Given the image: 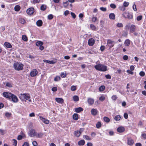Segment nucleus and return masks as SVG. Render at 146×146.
<instances>
[{
  "label": "nucleus",
  "instance_id": "obj_3",
  "mask_svg": "<svg viewBox=\"0 0 146 146\" xmlns=\"http://www.w3.org/2000/svg\"><path fill=\"white\" fill-rule=\"evenodd\" d=\"M19 97L22 101H26L30 98V95L27 94H21L19 95Z\"/></svg>",
  "mask_w": 146,
  "mask_h": 146
},
{
  "label": "nucleus",
  "instance_id": "obj_46",
  "mask_svg": "<svg viewBox=\"0 0 146 146\" xmlns=\"http://www.w3.org/2000/svg\"><path fill=\"white\" fill-rule=\"evenodd\" d=\"M105 99V97L104 96H102L99 98V100L100 101H103Z\"/></svg>",
  "mask_w": 146,
  "mask_h": 146
},
{
  "label": "nucleus",
  "instance_id": "obj_15",
  "mask_svg": "<svg viewBox=\"0 0 146 146\" xmlns=\"http://www.w3.org/2000/svg\"><path fill=\"white\" fill-rule=\"evenodd\" d=\"M55 100L57 102L60 104H62L64 102L63 99L60 98H56Z\"/></svg>",
  "mask_w": 146,
  "mask_h": 146
},
{
  "label": "nucleus",
  "instance_id": "obj_50",
  "mask_svg": "<svg viewBox=\"0 0 146 146\" xmlns=\"http://www.w3.org/2000/svg\"><path fill=\"white\" fill-rule=\"evenodd\" d=\"M110 7L111 8L114 9L116 7L115 5L114 4H111L110 5Z\"/></svg>",
  "mask_w": 146,
  "mask_h": 146
},
{
  "label": "nucleus",
  "instance_id": "obj_51",
  "mask_svg": "<svg viewBox=\"0 0 146 146\" xmlns=\"http://www.w3.org/2000/svg\"><path fill=\"white\" fill-rule=\"evenodd\" d=\"M119 9L122 11H124L125 9V8L124 6L119 7Z\"/></svg>",
  "mask_w": 146,
  "mask_h": 146
},
{
  "label": "nucleus",
  "instance_id": "obj_16",
  "mask_svg": "<svg viewBox=\"0 0 146 146\" xmlns=\"http://www.w3.org/2000/svg\"><path fill=\"white\" fill-rule=\"evenodd\" d=\"M134 143L133 140L131 138H128L127 140V143L130 145H132Z\"/></svg>",
  "mask_w": 146,
  "mask_h": 146
},
{
  "label": "nucleus",
  "instance_id": "obj_57",
  "mask_svg": "<svg viewBox=\"0 0 146 146\" xmlns=\"http://www.w3.org/2000/svg\"><path fill=\"white\" fill-rule=\"evenodd\" d=\"M13 141H14L13 142V145L15 146H16L17 143V141L15 139H13Z\"/></svg>",
  "mask_w": 146,
  "mask_h": 146
},
{
  "label": "nucleus",
  "instance_id": "obj_14",
  "mask_svg": "<svg viewBox=\"0 0 146 146\" xmlns=\"http://www.w3.org/2000/svg\"><path fill=\"white\" fill-rule=\"evenodd\" d=\"M87 101L88 104L90 105H92L94 102V100L93 99L90 98H88Z\"/></svg>",
  "mask_w": 146,
  "mask_h": 146
},
{
  "label": "nucleus",
  "instance_id": "obj_17",
  "mask_svg": "<svg viewBox=\"0 0 146 146\" xmlns=\"http://www.w3.org/2000/svg\"><path fill=\"white\" fill-rule=\"evenodd\" d=\"M124 130V128L122 127H119L117 129V131L119 133H122L123 132Z\"/></svg>",
  "mask_w": 146,
  "mask_h": 146
},
{
  "label": "nucleus",
  "instance_id": "obj_44",
  "mask_svg": "<svg viewBox=\"0 0 146 146\" xmlns=\"http://www.w3.org/2000/svg\"><path fill=\"white\" fill-rule=\"evenodd\" d=\"M60 79V76H57L54 78V80L55 81H59Z\"/></svg>",
  "mask_w": 146,
  "mask_h": 146
},
{
  "label": "nucleus",
  "instance_id": "obj_7",
  "mask_svg": "<svg viewBox=\"0 0 146 146\" xmlns=\"http://www.w3.org/2000/svg\"><path fill=\"white\" fill-rule=\"evenodd\" d=\"M36 133L35 129H32L29 131V135L30 137H33L34 136H36Z\"/></svg>",
  "mask_w": 146,
  "mask_h": 146
},
{
  "label": "nucleus",
  "instance_id": "obj_9",
  "mask_svg": "<svg viewBox=\"0 0 146 146\" xmlns=\"http://www.w3.org/2000/svg\"><path fill=\"white\" fill-rule=\"evenodd\" d=\"M95 42V40L92 38H91L89 39L88 41V44L90 46L93 45Z\"/></svg>",
  "mask_w": 146,
  "mask_h": 146
},
{
  "label": "nucleus",
  "instance_id": "obj_49",
  "mask_svg": "<svg viewBox=\"0 0 146 146\" xmlns=\"http://www.w3.org/2000/svg\"><path fill=\"white\" fill-rule=\"evenodd\" d=\"M53 16L52 14L49 15L48 16V19L49 20H51L52 19Z\"/></svg>",
  "mask_w": 146,
  "mask_h": 146
},
{
  "label": "nucleus",
  "instance_id": "obj_30",
  "mask_svg": "<svg viewBox=\"0 0 146 146\" xmlns=\"http://www.w3.org/2000/svg\"><path fill=\"white\" fill-rule=\"evenodd\" d=\"M90 27L91 29L95 31L96 29V27L93 24L90 25Z\"/></svg>",
  "mask_w": 146,
  "mask_h": 146
},
{
  "label": "nucleus",
  "instance_id": "obj_19",
  "mask_svg": "<svg viewBox=\"0 0 146 146\" xmlns=\"http://www.w3.org/2000/svg\"><path fill=\"white\" fill-rule=\"evenodd\" d=\"M130 40L129 39H126L124 42V44L126 46H128L130 44Z\"/></svg>",
  "mask_w": 146,
  "mask_h": 146
},
{
  "label": "nucleus",
  "instance_id": "obj_41",
  "mask_svg": "<svg viewBox=\"0 0 146 146\" xmlns=\"http://www.w3.org/2000/svg\"><path fill=\"white\" fill-rule=\"evenodd\" d=\"M121 117L119 115H117L115 116L114 118V119L116 121H119L120 120Z\"/></svg>",
  "mask_w": 146,
  "mask_h": 146
},
{
  "label": "nucleus",
  "instance_id": "obj_62",
  "mask_svg": "<svg viewBox=\"0 0 146 146\" xmlns=\"http://www.w3.org/2000/svg\"><path fill=\"white\" fill-rule=\"evenodd\" d=\"M69 13V11L68 10H66L64 11V15L65 16L67 15Z\"/></svg>",
  "mask_w": 146,
  "mask_h": 146
},
{
  "label": "nucleus",
  "instance_id": "obj_25",
  "mask_svg": "<svg viewBox=\"0 0 146 146\" xmlns=\"http://www.w3.org/2000/svg\"><path fill=\"white\" fill-rule=\"evenodd\" d=\"M36 46H40L42 45H43V43L42 42L40 41H37L36 43Z\"/></svg>",
  "mask_w": 146,
  "mask_h": 146
},
{
  "label": "nucleus",
  "instance_id": "obj_45",
  "mask_svg": "<svg viewBox=\"0 0 146 146\" xmlns=\"http://www.w3.org/2000/svg\"><path fill=\"white\" fill-rule=\"evenodd\" d=\"M70 89L72 91H74L76 90V86H71Z\"/></svg>",
  "mask_w": 146,
  "mask_h": 146
},
{
  "label": "nucleus",
  "instance_id": "obj_63",
  "mask_svg": "<svg viewBox=\"0 0 146 146\" xmlns=\"http://www.w3.org/2000/svg\"><path fill=\"white\" fill-rule=\"evenodd\" d=\"M105 77L107 79H111V78L110 75L109 74L106 75Z\"/></svg>",
  "mask_w": 146,
  "mask_h": 146
},
{
  "label": "nucleus",
  "instance_id": "obj_42",
  "mask_svg": "<svg viewBox=\"0 0 146 146\" xmlns=\"http://www.w3.org/2000/svg\"><path fill=\"white\" fill-rule=\"evenodd\" d=\"M116 26L119 28L122 27L123 26V24L121 23H118L117 25Z\"/></svg>",
  "mask_w": 146,
  "mask_h": 146
},
{
  "label": "nucleus",
  "instance_id": "obj_36",
  "mask_svg": "<svg viewBox=\"0 0 146 146\" xmlns=\"http://www.w3.org/2000/svg\"><path fill=\"white\" fill-rule=\"evenodd\" d=\"M83 137L86 139L87 140H91L92 139L90 137L87 135H84L83 136Z\"/></svg>",
  "mask_w": 146,
  "mask_h": 146
},
{
  "label": "nucleus",
  "instance_id": "obj_12",
  "mask_svg": "<svg viewBox=\"0 0 146 146\" xmlns=\"http://www.w3.org/2000/svg\"><path fill=\"white\" fill-rule=\"evenodd\" d=\"M38 74V72L36 69H33L30 73V75L32 77L35 76Z\"/></svg>",
  "mask_w": 146,
  "mask_h": 146
},
{
  "label": "nucleus",
  "instance_id": "obj_6",
  "mask_svg": "<svg viewBox=\"0 0 146 146\" xmlns=\"http://www.w3.org/2000/svg\"><path fill=\"white\" fill-rule=\"evenodd\" d=\"M12 94L9 92H5L3 93V96L9 99H11V97Z\"/></svg>",
  "mask_w": 146,
  "mask_h": 146
},
{
  "label": "nucleus",
  "instance_id": "obj_43",
  "mask_svg": "<svg viewBox=\"0 0 146 146\" xmlns=\"http://www.w3.org/2000/svg\"><path fill=\"white\" fill-rule=\"evenodd\" d=\"M40 119L44 123H45V121L46 119L44 118L42 116H39Z\"/></svg>",
  "mask_w": 146,
  "mask_h": 146
},
{
  "label": "nucleus",
  "instance_id": "obj_24",
  "mask_svg": "<svg viewBox=\"0 0 146 146\" xmlns=\"http://www.w3.org/2000/svg\"><path fill=\"white\" fill-rule=\"evenodd\" d=\"M44 133H36V137L39 138H41L44 135Z\"/></svg>",
  "mask_w": 146,
  "mask_h": 146
},
{
  "label": "nucleus",
  "instance_id": "obj_64",
  "mask_svg": "<svg viewBox=\"0 0 146 146\" xmlns=\"http://www.w3.org/2000/svg\"><path fill=\"white\" fill-rule=\"evenodd\" d=\"M22 146H29V144L28 143L25 142L23 144Z\"/></svg>",
  "mask_w": 146,
  "mask_h": 146
},
{
  "label": "nucleus",
  "instance_id": "obj_32",
  "mask_svg": "<svg viewBox=\"0 0 146 146\" xmlns=\"http://www.w3.org/2000/svg\"><path fill=\"white\" fill-rule=\"evenodd\" d=\"M73 119L75 120H77L78 118V115L77 113H74L73 115Z\"/></svg>",
  "mask_w": 146,
  "mask_h": 146
},
{
  "label": "nucleus",
  "instance_id": "obj_26",
  "mask_svg": "<svg viewBox=\"0 0 146 146\" xmlns=\"http://www.w3.org/2000/svg\"><path fill=\"white\" fill-rule=\"evenodd\" d=\"M21 9V7L19 5H16L14 7L15 10L16 11H19Z\"/></svg>",
  "mask_w": 146,
  "mask_h": 146
},
{
  "label": "nucleus",
  "instance_id": "obj_5",
  "mask_svg": "<svg viewBox=\"0 0 146 146\" xmlns=\"http://www.w3.org/2000/svg\"><path fill=\"white\" fill-rule=\"evenodd\" d=\"M126 29H129L130 32L133 33L135 31L136 29V26L134 25H131L130 27L128 25H126L125 26Z\"/></svg>",
  "mask_w": 146,
  "mask_h": 146
},
{
  "label": "nucleus",
  "instance_id": "obj_11",
  "mask_svg": "<svg viewBox=\"0 0 146 146\" xmlns=\"http://www.w3.org/2000/svg\"><path fill=\"white\" fill-rule=\"evenodd\" d=\"M11 98L12 99V101L14 103H17L18 102L17 98L15 95L13 94H12Z\"/></svg>",
  "mask_w": 146,
  "mask_h": 146
},
{
  "label": "nucleus",
  "instance_id": "obj_35",
  "mask_svg": "<svg viewBox=\"0 0 146 146\" xmlns=\"http://www.w3.org/2000/svg\"><path fill=\"white\" fill-rule=\"evenodd\" d=\"M105 87L104 86H102L99 87V90L100 91H103L105 90Z\"/></svg>",
  "mask_w": 146,
  "mask_h": 146
},
{
  "label": "nucleus",
  "instance_id": "obj_4",
  "mask_svg": "<svg viewBox=\"0 0 146 146\" xmlns=\"http://www.w3.org/2000/svg\"><path fill=\"white\" fill-rule=\"evenodd\" d=\"M122 15L124 18L129 19H132L133 18L132 14L126 12L123 13L122 14Z\"/></svg>",
  "mask_w": 146,
  "mask_h": 146
},
{
  "label": "nucleus",
  "instance_id": "obj_33",
  "mask_svg": "<svg viewBox=\"0 0 146 146\" xmlns=\"http://www.w3.org/2000/svg\"><path fill=\"white\" fill-rule=\"evenodd\" d=\"M20 22L22 24H25L26 23V21L25 19L23 18H20Z\"/></svg>",
  "mask_w": 146,
  "mask_h": 146
},
{
  "label": "nucleus",
  "instance_id": "obj_23",
  "mask_svg": "<svg viewBox=\"0 0 146 146\" xmlns=\"http://www.w3.org/2000/svg\"><path fill=\"white\" fill-rule=\"evenodd\" d=\"M36 24L38 27L41 26L42 24V21L40 20H38L36 22Z\"/></svg>",
  "mask_w": 146,
  "mask_h": 146
},
{
  "label": "nucleus",
  "instance_id": "obj_53",
  "mask_svg": "<svg viewBox=\"0 0 146 146\" xmlns=\"http://www.w3.org/2000/svg\"><path fill=\"white\" fill-rule=\"evenodd\" d=\"M139 74L140 76H143L145 75V74L144 72L142 71L140 72Z\"/></svg>",
  "mask_w": 146,
  "mask_h": 146
},
{
  "label": "nucleus",
  "instance_id": "obj_1",
  "mask_svg": "<svg viewBox=\"0 0 146 146\" xmlns=\"http://www.w3.org/2000/svg\"><path fill=\"white\" fill-rule=\"evenodd\" d=\"M24 65L20 62H15L13 64L14 69L18 71L21 70L23 69Z\"/></svg>",
  "mask_w": 146,
  "mask_h": 146
},
{
  "label": "nucleus",
  "instance_id": "obj_52",
  "mask_svg": "<svg viewBox=\"0 0 146 146\" xmlns=\"http://www.w3.org/2000/svg\"><path fill=\"white\" fill-rule=\"evenodd\" d=\"M97 19V18L96 17H93L92 18V21L93 22H95Z\"/></svg>",
  "mask_w": 146,
  "mask_h": 146
},
{
  "label": "nucleus",
  "instance_id": "obj_28",
  "mask_svg": "<svg viewBox=\"0 0 146 146\" xmlns=\"http://www.w3.org/2000/svg\"><path fill=\"white\" fill-rule=\"evenodd\" d=\"M56 62L57 60L56 59H55L50 61L49 60V64H53L56 63Z\"/></svg>",
  "mask_w": 146,
  "mask_h": 146
},
{
  "label": "nucleus",
  "instance_id": "obj_8",
  "mask_svg": "<svg viewBox=\"0 0 146 146\" xmlns=\"http://www.w3.org/2000/svg\"><path fill=\"white\" fill-rule=\"evenodd\" d=\"M107 44L108 46L110 48L113 47L114 44V41L108 39L107 40Z\"/></svg>",
  "mask_w": 146,
  "mask_h": 146
},
{
  "label": "nucleus",
  "instance_id": "obj_31",
  "mask_svg": "<svg viewBox=\"0 0 146 146\" xmlns=\"http://www.w3.org/2000/svg\"><path fill=\"white\" fill-rule=\"evenodd\" d=\"M46 8V6L45 5H42L40 7V9L42 11L45 10Z\"/></svg>",
  "mask_w": 146,
  "mask_h": 146
},
{
  "label": "nucleus",
  "instance_id": "obj_34",
  "mask_svg": "<svg viewBox=\"0 0 146 146\" xmlns=\"http://www.w3.org/2000/svg\"><path fill=\"white\" fill-rule=\"evenodd\" d=\"M73 100L74 101L77 102L79 100V98L77 96H74L73 97Z\"/></svg>",
  "mask_w": 146,
  "mask_h": 146
},
{
  "label": "nucleus",
  "instance_id": "obj_22",
  "mask_svg": "<svg viewBox=\"0 0 146 146\" xmlns=\"http://www.w3.org/2000/svg\"><path fill=\"white\" fill-rule=\"evenodd\" d=\"M4 45L5 46L8 48H11L12 47L11 44L8 42H5Z\"/></svg>",
  "mask_w": 146,
  "mask_h": 146
},
{
  "label": "nucleus",
  "instance_id": "obj_48",
  "mask_svg": "<svg viewBox=\"0 0 146 146\" xmlns=\"http://www.w3.org/2000/svg\"><path fill=\"white\" fill-rule=\"evenodd\" d=\"M100 9L102 11L105 12L106 11L107 9L106 7H101L100 8Z\"/></svg>",
  "mask_w": 146,
  "mask_h": 146
},
{
  "label": "nucleus",
  "instance_id": "obj_18",
  "mask_svg": "<svg viewBox=\"0 0 146 146\" xmlns=\"http://www.w3.org/2000/svg\"><path fill=\"white\" fill-rule=\"evenodd\" d=\"M74 110L76 112L78 113L83 111V109L81 107H80L75 108Z\"/></svg>",
  "mask_w": 146,
  "mask_h": 146
},
{
  "label": "nucleus",
  "instance_id": "obj_47",
  "mask_svg": "<svg viewBox=\"0 0 146 146\" xmlns=\"http://www.w3.org/2000/svg\"><path fill=\"white\" fill-rule=\"evenodd\" d=\"M129 4V3L125 1L123 3V6L124 7H127L128 6Z\"/></svg>",
  "mask_w": 146,
  "mask_h": 146
},
{
  "label": "nucleus",
  "instance_id": "obj_20",
  "mask_svg": "<svg viewBox=\"0 0 146 146\" xmlns=\"http://www.w3.org/2000/svg\"><path fill=\"white\" fill-rule=\"evenodd\" d=\"M82 133V131L81 130L77 131L75 132L74 134L77 137H79L80 136Z\"/></svg>",
  "mask_w": 146,
  "mask_h": 146
},
{
  "label": "nucleus",
  "instance_id": "obj_58",
  "mask_svg": "<svg viewBox=\"0 0 146 146\" xmlns=\"http://www.w3.org/2000/svg\"><path fill=\"white\" fill-rule=\"evenodd\" d=\"M32 143L33 145L34 146H37L38 145V144L36 141H34Z\"/></svg>",
  "mask_w": 146,
  "mask_h": 146
},
{
  "label": "nucleus",
  "instance_id": "obj_29",
  "mask_svg": "<svg viewBox=\"0 0 146 146\" xmlns=\"http://www.w3.org/2000/svg\"><path fill=\"white\" fill-rule=\"evenodd\" d=\"M103 119L105 122L107 123H109L110 121V119L107 117H104L103 118Z\"/></svg>",
  "mask_w": 146,
  "mask_h": 146
},
{
  "label": "nucleus",
  "instance_id": "obj_2",
  "mask_svg": "<svg viewBox=\"0 0 146 146\" xmlns=\"http://www.w3.org/2000/svg\"><path fill=\"white\" fill-rule=\"evenodd\" d=\"M94 68L97 70L104 72L106 71L107 70V68L106 66L102 64H97L95 66Z\"/></svg>",
  "mask_w": 146,
  "mask_h": 146
},
{
  "label": "nucleus",
  "instance_id": "obj_27",
  "mask_svg": "<svg viewBox=\"0 0 146 146\" xmlns=\"http://www.w3.org/2000/svg\"><path fill=\"white\" fill-rule=\"evenodd\" d=\"M85 141L84 140H82L78 142V144L79 145H83L85 144Z\"/></svg>",
  "mask_w": 146,
  "mask_h": 146
},
{
  "label": "nucleus",
  "instance_id": "obj_40",
  "mask_svg": "<svg viewBox=\"0 0 146 146\" xmlns=\"http://www.w3.org/2000/svg\"><path fill=\"white\" fill-rule=\"evenodd\" d=\"M128 33L127 32L124 31L122 34V36L124 37H127V35Z\"/></svg>",
  "mask_w": 146,
  "mask_h": 146
},
{
  "label": "nucleus",
  "instance_id": "obj_38",
  "mask_svg": "<svg viewBox=\"0 0 146 146\" xmlns=\"http://www.w3.org/2000/svg\"><path fill=\"white\" fill-rule=\"evenodd\" d=\"M22 39L23 40L25 41H27L28 40L27 37L25 35H22Z\"/></svg>",
  "mask_w": 146,
  "mask_h": 146
},
{
  "label": "nucleus",
  "instance_id": "obj_10",
  "mask_svg": "<svg viewBox=\"0 0 146 146\" xmlns=\"http://www.w3.org/2000/svg\"><path fill=\"white\" fill-rule=\"evenodd\" d=\"M34 10L33 8L31 7L29 8L27 10V13L29 15H31L34 13Z\"/></svg>",
  "mask_w": 146,
  "mask_h": 146
},
{
  "label": "nucleus",
  "instance_id": "obj_56",
  "mask_svg": "<svg viewBox=\"0 0 146 146\" xmlns=\"http://www.w3.org/2000/svg\"><path fill=\"white\" fill-rule=\"evenodd\" d=\"M11 114L10 113H9L8 112H7L5 114V115L6 117H10L11 115Z\"/></svg>",
  "mask_w": 146,
  "mask_h": 146
},
{
  "label": "nucleus",
  "instance_id": "obj_55",
  "mask_svg": "<svg viewBox=\"0 0 146 146\" xmlns=\"http://www.w3.org/2000/svg\"><path fill=\"white\" fill-rule=\"evenodd\" d=\"M133 9L134 11H136L137 10L136 5L135 3H134L133 5Z\"/></svg>",
  "mask_w": 146,
  "mask_h": 146
},
{
  "label": "nucleus",
  "instance_id": "obj_60",
  "mask_svg": "<svg viewBox=\"0 0 146 146\" xmlns=\"http://www.w3.org/2000/svg\"><path fill=\"white\" fill-rule=\"evenodd\" d=\"M100 26L102 27H103L104 24V21L102 20H101L100 21Z\"/></svg>",
  "mask_w": 146,
  "mask_h": 146
},
{
  "label": "nucleus",
  "instance_id": "obj_21",
  "mask_svg": "<svg viewBox=\"0 0 146 146\" xmlns=\"http://www.w3.org/2000/svg\"><path fill=\"white\" fill-rule=\"evenodd\" d=\"M109 17L110 19L114 20L115 18V15L113 13H111L109 15Z\"/></svg>",
  "mask_w": 146,
  "mask_h": 146
},
{
  "label": "nucleus",
  "instance_id": "obj_37",
  "mask_svg": "<svg viewBox=\"0 0 146 146\" xmlns=\"http://www.w3.org/2000/svg\"><path fill=\"white\" fill-rule=\"evenodd\" d=\"M63 3L64 4L63 6L64 7H66L68 6L69 4L68 1H66V2H63Z\"/></svg>",
  "mask_w": 146,
  "mask_h": 146
},
{
  "label": "nucleus",
  "instance_id": "obj_13",
  "mask_svg": "<svg viewBox=\"0 0 146 146\" xmlns=\"http://www.w3.org/2000/svg\"><path fill=\"white\" fill-rule=\"evenodd\" d=\"M91 112L92 115L95 116L97 114L98 111L96 109L93 108L91 110Z\"/></svg>",
  "mask_w": 146,
  "mask_h": 146
},
{
  "label": "nucleus",
  "instance_id": "obj_59",
  "mask_svg": "<svg viewBox=\"0 0 146 146\" xmlns=\"http://www.w3.org/2000/svg\"><path fill=\"white\" fill-rule=\"evenodd\" d=\"M66 76V74L64 72H62L61 73V76L62 78H65Z\"/></svg>",
  "mask_w": 146,
  "mask_h": 146
},
{
  "label": "nucleus",
  "instance_id": "obj_39",
  "mask_svg": "<svg viewBox=\"0 0 146 146\" xmlns=\"http://www.w3.org/2000/svg\"><path fill=\"white\" fill-rule=\"evenodd\" d=\"M101 126V124L100 122L98 121L97 123L96 127L97 128H99Z\"/></svg>",
  "mask_w": 146,
  "mask_h": 146
},
{
  "label": "nucleus",
  "instance_id": "obj_54",
  "mask_svg": "<svg viewBox=\"0 0 146 146\" xmlns=\"http://www.w3.org/2000/svg\"><path fill=\"white\" fill-rule=\"evenodd\" d=\"M142 18V16L141 15H140L138 16L137 17V21H139L141 20Z\"/></svg>",
  "mask_w": 146,
  "mask_h": 146
},
{
  "label": "nucleus",
  "instance_id": "obj_61",
  "mask_svg": "<svg viewBox=\"0 0 146 146\" xmlns=\"http://www.w3.org/2000/svg\"><path fill=\"white\" fill-rule=\"evenodd\" d=\"M71 15V16H72V17L74 19H75L76 18V15L75 13L73 12H71L70 13Z\"/></svg>",
  "mask_w": 146,
  "mask_h": 146
}]
</instances>
